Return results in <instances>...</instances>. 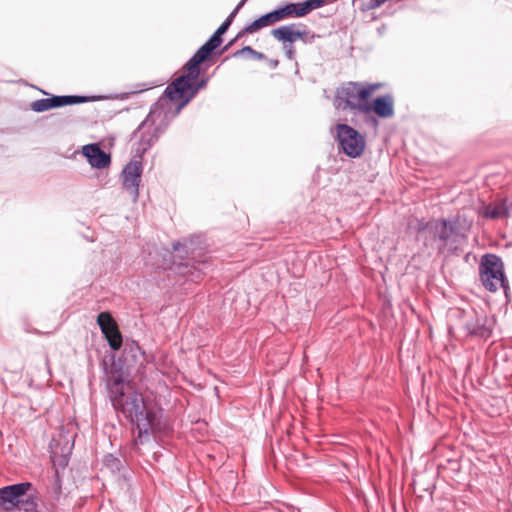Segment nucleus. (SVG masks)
Returning <instances> with one entry per match:
<instances>
[{"label": "nucleus", "mask_w": 512, "mask_h": 512, "mask_svg": "<svg viewBox=\"0 0 512 512\" xmlns=\"http://www.w3.org/2000/svg\"><path fill=\"white\" fill-rule=\"evenodd\" d=\"M113 408L138 429L136 444H142L150 434H168L171 424L163 418L161 410L148 408L131 381L105 380Z\"/></svg>", "instance_id": "f257e3e1"}, {"label": "nucleus", "mask_w": 512, "mask_h": 512, "mask_svg": "<svg viewBox=\"0 0 512 512\" xmlns=\"http://www.w3.org/2000/svg\"><path fill=\"white\" fill-rule=\"evenodd\" d=\"M145 352L136 341H127L120 357L110 353L106 355L101 366L105 380L131 381L133 373L139 372L144 367Z\"/></svg>", "instance_id": "f03ea898"}, {"label": "nucleus", "mask_w": 512, "mask_h": 512, "mask_svg": "<svg viewBox=\"0 0 512 512\" xmlns=\"http://www.w3.org/2000/svg\"><path fill=\"white\" fill-rule=\"evenodd\" d=\"M479 277L486 290L496 292L503 288L507 295L508 281L504 274L503 261L498 255L485 254L482 256L479 264Z\"/></svg>", "instance_id": "7ed1b4c3"}, {"label": "nucleus", "mask_w": 512, "mask_h": 512, "mask_svg": "<svg viewBox=\"0 0 512 512\" xmlns=\"http://www.w3.org/2000/svg\"><path fill=\"white\" fill-rule=\"evenodd\" d=\"M453 317L458 318L464 329L470 335H476L487 338L491 334V328L485 315H479L476 310L468 303L462 307L450 308Z\"/></svg>", "instance_id": "20e7f679"}, {"label": "nucleus", "mask_w": 512, "mask_h": 512, "mask_svg": "<svg viewBox=\"0 0 512 512\" xmlns=\"http://www.w3.org/2000/svg\"><path fill=\"white\" fill-rule=\"evenodd\" d=\"M167 105V98H160L156 103H154L151 106L148 115L133 132L132 136L136 137L137 133L147 126H152L157 134L161 136L167 130L171 120L177 116L175 115V111L171 112L170 109L166 108Z\"/></svg>", "instance_id": "39448f33"}, {"label": "nucleus", "mask_w": 512, "mask_h": 512, "mask_svg": "<svg viewBox=\"0 0 512 512\" xmlns=\"http://www.w3.org/2000/svg\"><path fill=\"white\" fill-rule=\"evenodd\" d=\"M363 82H347L336 91V99L339 100L338 107L342 110H351L354 114L363 113L367 97L361 94L363 91Z\"/></svg>", "instance_id": "423d86ee"}, {"label": "nucleus", "mask_w": 512, "mask_h": 512, "mask_svg": "<svg viewBox=\"0 0 512 512\" xmlns=\"http://www.w3.org/2000/svg\"><path fill=\"white\" fill-rule=\"evenodd\" d=\"M337 140L339 147L344 154L350 158H358L365 148L364 136L348 124L339 123L336 125Z\"/></svg>", "instance_id": "0eeeda50"}, {"label": "nucleus", "mask_w": 512, "mask_h": 512, "mask_svg": "<svg viewBox=\"0 0 512 512\" xmlns=\"http://www.w3.org/2000/svg\"><path fill=\"white\" fill-rule=\"evenodd\" d=\"M412 227L418 233H427L426 239L434 242L440 252H444L448 241V219L443 218L428 222H425L424 219H417L416 224Z\"/></svg>", "instance_id": "6e6552de"}, {"label": "nucleus", "mask_w": 512, "mask_h": 512, "mask_svg": "<svg viewBox=\"0 0 512 512\" xmlns=\"http://www.w3.org/2000/svg\"><path fill=\"white\" fill-rule=\"evenodd\" d=\"M208 78H201L196 83L189 81L188 88L182 89L178 86L168 85L164 91L165 97L170 101L180 100L175 109V115H178L183 107H185L198 93L199 90L205 88Z\"/></svg>", "instance_id": "1a4fd4ad"}, {"label": "nucleus", "mask_w": 512, "mask_h": 512, "mask_svg": "<svg viewBox=\"0 0 512 512\" xmlns=\"http://www.w3.org/2000/svg\"><path fill=\"white\" fill-rule=\"evenodd\" d=\"M143 173V165L140 160H132L127 163L121 173L122 187L131 196L133 202L139 197V185Z\"/></svg>", "instance_id": "9d476101"}, {"label": "nucleus", "mask_w": 512, "mask_h": 512, "mask_svg": "<svg viewBox=\"0 0 512 512\" xmlns=\"http://www.w3.org/2000/svg\"><path fill=\"white\" fill-rule=\"evenodd\" d=\"M30 491H34L33 485L27 481L1 487L0 506L6 511L15 510L21 497Z\"/></svg>", "instance_id": "9b49d317"}, {"label": "nucleus", "mask_w": 512, "mask_h": 512, "mask_svg": "<svg viewBox=\"0 0 512 512\" xmlns=\"http://www.w3.org/2000/svg\"><path fill=\"white\" fill-rule=\"evenodd\" d=\"M209 267L210 264L207 260L198 262L187 260L179 263L173 262L169 268L176 275L183 277L185 281L198 283L207 274Z\"/></svg>", "instance_id": "f8f14e48"}, {"label": "nucleus", "mask_w": 512, "mask_h": 512, "mask_svg": "<svg viewBox=\"0 0 512 512\" xmlns=\"http://www.w3.org/2000/svg\"><path fill=\"white\" fill-rule=\"evenodd\" d=\"M97 324L113 351H118L123 344L122 334L111 314L107 311L97 315Z\"/></svg>", "instance_id": "ddd939ff"}, {"label": "nucleus", "mask_w": 512, "mask_h": 512, "mask_svg": "<svg viewBox=\"0 0 512 512\" xmlns=\"http://www.w3.org/2000/svg\"><path fill=\"white\" fill-rule=\"evenodd\" d=\"M45 502L52 512L63 511L67 505V495L62 490V481L58 470L54 471L49 480Z\"/></svg>", "instance_id": "4468645a"}, {"label": "nucleus", "mask_w": 512, "mask_h": 512, "mask_svg": "<svg viewBox=\"0 0 512 512\" xmlns=\"http://www.w3.org/2000/svg\"><path fill=\"white\" fill-rule=\"evenodd\" d=\"M324 4V0H305L303 2L287 3L276 8V11L281 21L287 18L304 17L313 10L322 7Z\"/></svg>", "instance_id": "2eb2a0df"}, {"label": "nucleus", "mask_w": 512, "mask_h": 512, "mask_svg": "<svg viewBox=\"0 0 512 512\" xmlns=\"http://www.w3.org/2000/svg\"><path fill=\"white\" fill-rule=\"evenodd\" d=\"M368 112H373L377 117L381 119L392 118L395 114L394 97L387 93L377 96L372 100H368L363 113Z\"/></svg>", "instance_id": "dca6fc26"}, {"label": "nucleus", "mask_w": 512, "mask_h": 512, "mask_svg": "<svg viewBox=\"0 0 512 512\" xmlns=\"http://www.w3.org/2000/svg\"><path fill=\"white\" fill-rule=\"evenodd\" d=\"M82 155L95 169H103L110 165L111 156L98 143L86 144L82 147Z\"/></svg>", "instance_id": "f3484780"}, {"label": "nucleus", "mask_w": 512, "mask_h": 512, "mask_svg": "<svg viewBox=\"0 0 512 512\" xmlns=\"http://www.w3.org/2000/svg\"><path fill=\"white\" fill-rule=\"evenodd\" d=\"M202 63L198 61L194 56H192L184 65V69L186 73L180 75L176 79H174L169 85L178 86V88L186 89L188 88L189 81H195L198 79L201 68L200 65Z\"/></svg>", "instance_id": "a211bd4d"}, {"label": "nucleus", "mask_w": 512, "mask_h": 512, "mask_svg": "<svg viewBox=\"0 0 512 512\" xmlns=\"http://www.w3.org/2000/svg\"><path fill=\"white\" fill-rule=\"evenodd\" d=\"M301 28H306V26L303 24H289L273 29L271 34L282 43L293 44L304 35L301 33Z\"/></svg>", "instance_id": "6ab92c4d"}, {"label": "nucleus", "mask_w": 512, "mask_h": 512, "mask_svg": "<svg viewBox=\"0 0 512 512\" xmlns=\"http://www.w3.org/2000/svg\"><path fill=\"white\" fill-rule=\"evenodd\" d=\"M137 134H140V137L135 148L134 156L142 158L143 155L159 140L160 136L152 126H147Z\"/></svg>", "instance_id": "aec40b11"}, {"label": "nucleus", "mask_w": 512, "mask_h": 512, "mask_svg": "<svg viewBox=\"0 0 512 512\" xmlns=\"http://www.w3.org/2000/svg\"><path fill=\"white\" fill-rule=\"evenodd\" d=\"M49 99L52 109L67 105L82 104L91 100L90 97L83 95H52Z\"/></svg>", "instance_id": "412c9836"}, {"label": "nucleus", "mask_w": 512, "mask_h": 512, "mask_svg": "<svg viewBox=\"0 0 512 512\" xmlns=\"http://www.w3.org/2000/svg\"><path fill=\"white\" fill-rule=\"evenodd\" d=\"M220 45L221 44L216 41V38L209 37V39L197 49L193 56L201 63H204L212 57L214 50Z\"/></svg>", "instance_id": "4be33fe9"}, {"label": "nucleus", "mask_w": 512, "mask_h": 512, "mask_svg": "<svg viewBox=\"0 0 512 512\" xmlns=\"http://www.w3.org/2000/svg\"><path fill=\"white\" fill-rule=\"evenodd\" d=\"M483 215L485 218L500 219L509 217V212L508 208L505 206L504 200H501L498 203L486 206Z\"/></svg>", "instance_id": "5701e85b"}, {"label": "nucleus", "mask_w": 512, "mask_h": 512, "mask_svg": "<svg viewBox=\"0 0 512 512\" xmlns=\"http://www.w3.org/2000/svg\"><path fill=\"white\" fill-rule=\"evenodd\" d=\"M37 506V496L30 491L24 497H21L16 509L24 512H38Z\"/></svg>", "instance_id": "b1692460"}, {"label": "nucleus", "mask_w": 512, "mask_h": 512, "mask_svg": "<svg viewBox=\"0 0 512 512\" xmlns=\"http://www.w3.org/2000/svg\"><path fill=\"white\" fill-rule=\"evenodd\" d=\"M103 464L106 468L112 472H119L123 467L121 460L113 454H107L104 456Z\"/></svg>", "instance_id": "393cba45"}, {"label": "nucleus", "mask_w": 512, "mask_h": 512, "mask_svg": "<svg viewBox=\"0 0 512 512\" xmlns=\"http://www.w3.org/2000/svg\"><path fill=\"white\" fill-rule=\"evenodd\" d=\"M257 20L260 22V26L264 28L276 22H279L280 18L278 16L276 9H274L273 11L260 16L259 18H257Z\"/></svg>", "instance_id": "a878e982"}, {"label": "nucleus", "mask_w": 512, "mask_h": 512, "mask_svg": "<svg viewBox=\"0 0 512 512\" xmlns=\"http://www.w3.org/2000/svg\"><path fill=\"white\" fill-rule=\"evenodd\" d=\"M30 107L34 112L37 113H42L52 109L49 98L35 100L31 103Z\"/></svg>", "instance_id": "bb28decb"}, {"label": "nucleus", "mask_w": 512, "mask_h": 512, "mask_svg": "<svg viewBox=\"0 0 512 512\" xmlns=\"http://www.w3.org/2000/svg\"><path fill=\"white\" fill-rule=\"evenodd\" d=\"M232 23L233 22L230 19L226 18L224 22L215 30V32L210 37L214 39L216 38V41L222 44V36L227 32Z\"/></svg>", "instance_id": "cd10ccee"}, {"label": "nucleus", "mask_w": 512, "mask_h": 512, "mask_svg": "<svg viewBox=\"0 0 512 512\" xmlns=\"http://www.w3.org/2000/svg\"><path fill=\"white\" fill-rule=\"evenodd\" d=\"M383 87V83L377 82V83H363V91L362 95L363 97H367V100H370L372 94L376 92L377 90L381 89Z\"/></svg>", "instance_id": "c85d7f7f"}, {"label": "nucleus", "mask_w": 512, "mask_h": 512, "mask_svg": "<svg viewBox=\"0 0 512 512\" xmlns=\"http://www.w3.org/2000/svg\"><path fill=\"white\" fill-rule=\"evenodd\" d=\"M244 53H248L252 57H254V58L258 59V60H264V59L267 58L264 53L256 51L251 46H244L242 49L236 51L234 53V56L237 57V56H239L241 54H244Z\"/></svg>", "instance_id": "c756f323"}, {"label": "nucleus", "mask_w": 512, "mask_h": 512, "mask_svg": "<svg viewBox=\"0 0 512 512\" xmlns=\"http://www.w3.org/2000/svg\"><path fill=\"white\" fill-rule=\"evenodd\" d=\"M361 114L363 115L364 123L368 127L372 128V129H375V130L378 128V126H379L378 118L379 117H377L373 112L361 113Z\"/></svg>", "instance_id": "7c9ffc66"}, {"label": "nucleus", "mask_w": 512, "mask_h": 512, "mask_svg": "<svg viewBox=\"0 0 512 512\" xmlns=\"http://www.w3.org/2000/svg\"><path fill=\"white\" fill-rule=\"evenodd\" d=\"M260 29H262V27L260 26V22L256 19L253 22H251L249 25H247L242 31H240L237 34L236 39L241 38L244 34L255 33V32L259 31Z\"/></svg>", "instance_id": "2f4dec72"}, {"label": "nucleus", "mask_w": 512, "mask_h": 512, "mask_svg": "<svg viewBox=\"0 0 512 512\" xmlns=\"http://www.w3.org/2000/svg\"><path fill=\"white\" fill-rule=\"evenodd\" d=\"M301 33L304 35L302 37H299L300 40H302L305 44H312L314 43L316 38H319L320 36L315 33H310L306 28L301 29Z\"/></svg>", "instance_id": "473e14b6"}, {"label": "nucleus", "mask_w": 512, "mask_h": 512, "mask_svg": "<svg viewBox=\"0 0 512 512\" xmlns=\"http://www.w3.org/2000/svg\"><path fill=\"white\" fill-rule=\"evenodd\" d=\"M193 243L194 238H191L189 243H181V242H175L173 243V250L176 252H180L181 249L185 250V253L188 254L190 250H193Z\"/></svg>", "instance_id": "72a5a7b5"}, {"label": "nucleus", "mask_w": 512, "mask_h": 512, "mask_svg": "<svg viewBox=\"0 0 512 512\" xmlns=\"http://www.w3.org/2000/svg\"><path fill=\"white\" fill-rule=\"evenodd\" d=\"M283 44H284L283 49H284L286 57L289 60H294V58H295V48H294L293 44H286V43H283Z\"/></svg>", "instance_id": "f704fd0d"}, {"label": "nucleus", "mask_w": 512, "mask_h": 512, "mask_svg": "<svg viewBox=\"0 0 512 512\" xmlns=\"http://www.w3.org/2000/svg\"><path fill=\"white\" fill-rule=\"evenodd\" d=\"M243 6H240V3L237 4V6L233 9V11L228 15V19H230L232 22L234 21V18L236 17V15L238 14V12L240 11V9L242 8Z\"/></svg>", "instance_id": "c9c22d12"}, {"label": "nucleus", "mask_w": 512, "mask_h": 512, "mask_svg": "<svg viewBox=\"0 0 512 512\" xmlns=\"http://www.w3.org/2000/svg\"><path fill=\"white\" fill-rule=\"evenodd\" d=\"M243 6H240V3L237 4V6L233 9V11L228 15V19H230L232 22L234 21V18L236 17V15L238 14V12L240 11V9L242 8Z\"/></svg>", "instance_id": "e433bc0d"}, {"label": "nucleus", "mask_w": 512, "mask_h": 512, "mask_svg": "<svg viewBox=\"0 0 512 512\" xmlns=\"http://www.w3.org/2000/svg\"><path fill=\"white\" fill-rule=\"evenodd\" d=\"M505 206L508 208L509 216L512 214V199H503Z\"/></svg>", "instance_id": "4c0bfd02"}, {"label": "nucleus", "mask_w": 512, "mask_h": 512, "mask_svg": "<svg viewBox=\"0 0 512 512\" xmlns=\"http://www.w3.org/2000/svg\"><path fill=\"white\" fill-rule=\"evenodd\" d=\"M279 65V61L277 59H270L269 60V66L272 68V69H275L277 68Z\"/></svg>", "instance_id": "58836bf2"}, {"label": "nucleus", "mask_w": 512, "mask_h": 512, "mask_svg": "<svg viewBox=\"0 0 512 512\" xmlns=\"http://www.w3.org/2000/svg\"><path fill=\"white\" fill-rule=\"evenodd\" d=\"M134 93H135V91L123 93V94L120 96V99H121V100L128 99L129 95H130V94H134Z\"/></svg>", "instance_id": "ea45409f"}, {"label": "nucleus", "mask_w": 512, "mask_h": 512, "mask_svg": "<svg viewBox=\"0 0 512 512\" xmlns=\"http://www.w3.org/2000/svg\"><path fill=\"white\" fill-rule=\"evenodd\" d=\"M237 40H238V39H236V37H235L233 40H231V41H230V42H229V43L224 47L223 51H224V50H226V49H228V47H230L231 45H233Z\"/></svg>", "instance_id": "a19ab883"}, {"label": "nucleus", "mask_w": 512, "mask_h": 512, "mask_svg": "<svg viewBox=\"0 0 512 512\" xmlns=\"http://www.w3.org/2000/svg\"><path fill=\"white\" fill-rule=\"evenodd\" d=\"M248 0H241L239 3H240V6H244V4L247 2Z\"/></svg>", "instance_id": "79ce46f5"}]
</instances>
